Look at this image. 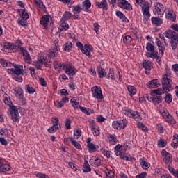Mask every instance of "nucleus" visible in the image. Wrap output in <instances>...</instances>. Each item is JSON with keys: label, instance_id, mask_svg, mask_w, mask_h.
Here are the masks:
<instances>
[{"label": "nucleus", "instance_id": "48", "mask_svg": "<svg viewBox=\"0 0 178 178\" xmlns=\"http://www.w3.org/2000/svg\"><path fill=\"white\" fill-rule=\"evenodd\" d=\"M69 140L72 143V145L75 147V148H76L77 149H81V145H80L79 142L74 140V139H73V137L69 138Z\"/></svg>", "mask_w": 178, "mask_h": 178}, {"label": "nucleus", "instance_id": "7", "mask_svg": "<svg viewBox=\"0 0 178 178\" xmlns=\"http://www.w3.org/2000/svg\"><path fill=\"white\" fill-rule=\"evenodd\" d=\"M127 124H129V120L127 119H122L113 121L112 122V127L115 130H123V129L127 127Z\"/></svg>", "mask_w": 178, "mask_h": 178}, {"label": "nucleus", "instance_id": "24", "mask_svg": "<svg viewBox=\"0 0 178 178\" xmlns=\"http://www.w3.org/2000/svg\"><path fill=\"white\" fill-rule=\"evenodd\" d=\"M96 6L99 8V9H103V10H108V1L106 0H102V1H97Z\"/></svg>", "mask_w": 178, "mask_h": 178}, {"label": "nucleus", "instance_id": "20", "mask_svg": "<svg viewBox=\"0 0 178 178\" xmlns=\"http://www.w3.org/2000/svg\"><path fill=\"white\" fill-rule=\"evenodd\" d=\"M107 143L110 145H115V144H118V138L116 137V135L111 134H107Z\"/></svg>", "mask_w": 178, "mask_h": 178}, {"label": "nucleus", "instance_id": "47", "mask_svg": "<svg viewBox=\"0 0 178 178\" xmlns=\"http://www.w3.org/2000/svg\"><path fill=\"white\" fill-rule=\"evenodd\" d=\"M124 161H131V162L136 161V158L131 156H127L126 154H121V156H119Z\"/></svg>", "mask_w": 178, "mask_h": 178}, {"label": "nucleus", "instance_id": "45", "mask_svg": "<svg viewBox=\"0 0 178 178\" xmlns=\"http://www.w3.org/2000/svg\"><path fill=\"white\" fill-rule=\"evenodd\" d=\"M58 29L60 31H66L69 30V24L66 23V22H61V24L60 25Z\"/></svg>", "mask_w": 178, "mask_h": 178}, {"label": "nucleus", "instance_id": "21", "mask_svg": "<svg viewBox=\"0 0 178 178\" xmlns=\"http://www.w3.org/2000/svg\"><path fill=\"white\" fill-rule=\"evenodd\" d=\"M13 92L18 99H23V89L20 87L13 88Z\"/></svg>", "mask_w": 178, "mask_h": 178}, {"label": "nucleus", "instance_id": "18", "mask_svg": "<svg viewBox=\"0 0 178 178\" xmlns=\"http://www.w3.org/2000/svg\"><path fill=\"white\" fill-rule=\"evenodd\" d=\"M90 163L92 166L98 168V166H101V165H102V160H101L99 157L93 156L90 159Z\"/></svg>", "mask_w": 178, "mask_h": 178}, {"label": "nucleus", "instance_id": "64", "mask_svg": "<svg viewBox=\"0 0 178 178\" xmlns=\"http://www.w3.org/2000/svg\"><path fill=\"white\" fill-rule=\"evenodd\" d=\"M172 95H170V93H167L165 96V102L167 104H170V102H172Z\"/></svg>", "mask_w": 178, "mask_h": 178}, {"label": "nucleus", "instance_id": "49", "mask_svg": "<svg viewBox=\"0 0 178 178\" xmlns=\"http://www.w3.org/2000/svg\"><path fill=\"white\" fill-rule=\"evenodd\" d=\"M70 103L74 109H79L81 106L79 105V102L74 97L70 99Z\"/></svg>", "mask_w": 178, "mask_h": 178}, {"label": "nucleus", "instance_id": "15", "mask_svg": "<svg viewBox=\"0 0 178 178\" xmlns=\"http://www.w3.org/2000/svg\"><path fill=\"white\" fill-rule=\"evenodd\" d=\"M47 60V56L45 55L39 56L38 60L33 63V66L36 67V69L40 70L42 67V65L45 63Z\"/></svg>", "mask_w": 178, "mask_h": 178}, {"label": "nucleus", "instance_id": "8", "mask_svg": "<svg viewBox=\"0 0 178 178\" xmlns=\"http://www.w3.org/2000/svg\"><path fill=\"white\" fill-rule=\"evenodd\" d=\"M63 70L67 76H74L77 73V69L73 66L71 63H63Z\"/></svg>", "mask_w": 178, "mask_h": 178}, {"label": "nucleus", "instance_id": "14", "mask_svg": "<svg viewBox=\"0 0 178 178\" xmlns=\"http://www.w3.org/2000/svg\"><path fill=\"white\" fill-rule=\"evenodd\" d=\"M161 155L163 156V162L166 165H169V163H172L173 161V156L170 153L168 152L165 149H163L161 151Z\"/></svg>", "mask_w": 178, "mask_h": 178}, {"label": "nucleus", "instance_id": "35", "mask_svg": "<svg viewBox=\"0 0 178 178\" xmlns=\"http://www.w3.org/2000/svg\"><path fill=\"white\" fill-rule=\"evenodd\" d=\"M72 18V13L68 11H65L63 15L60 22H67V20H70Z\"/></svg>", "mask_w": 178, "mask_h": 178}, {"label": "nucleus", "instance_id": "1", "mask_svg": "<svg viewBox=\"0 0 178 178\" xmlns=\"http://www.w3.org/2000/svg\"><path fill=\"white\" fill-rule=\"evenodd\" d=\"M0 63L3 67H13L7 69L8 73L12 74V78L18 83L23 81L22 74H23L24 70H23V65H15L12 63H8L4 58L0 59Z\"/></svg>", "mask_w": 178, "mask_h": 178}, {"label": "nucleus", "instance_id": "62", "mask_svg": "<svg viewBox=\"0 0 178 178\" xmlns=\"http://www.w3.org/2000/svg\"><path fill=\"white\" fill-rule=\"evenodd\" d=\"M60 2H63V3H67V6L68 8H72V6L73 3H74V1L73 0H58Z\"/></svg>", "mask_w": 178, "mask_h": 178}, {"label": "nucleus", "instance_id": "6", "mask_svg": "<svg viewBox=\"0 0 178 178\" xmlns=\"http://www.w3.org/2000/svg\"><path fill=\"white\" fill-rule=\"evenodd\" d=\"M90 91L92 98L97 99V102L99 103L104 101V94L102 93L101 86H94L91 88Z\"/></svg>", "mask_w": 178, "mask_h": 178}, {"label": "nucleus", "instance_id": "55", "mask_svg": "<svg viewBox=\"0 0 178 178\" xmlns=\"http://www.w3.org/2000/svg\"><path fill=\"white\" fill-rule=\"evenodd\" d=\"M79 109L81 111V112H83V113H85L86 115H91V113H92V111L91 109L83 107L81 106H79Z\"/></svg>", "mask_w": 178, "mask_h": 178}, {"label": "nucleus", "instance_id": "16", "mask_svg": "<svg viewBox=\"0 0 178 178\" xmlns=\"http://www.w3.org/2000/svg\"><path fill=\"white\" fill-rule=\"evenodd\" d=\"M142 10L143 15L145 19V20H149V17H151V13H149V7L147 5V3H144L143 6H139Z\"/></svg>", "mask_w": 178, "mask_h": 178}, {"label": "nucleus", "instance_id": "37", "mask_svg": "<svg viewBox=\"0 0 178 178\" xmlns=\"http://www.w3.org/2000/svg\"><path fill=\"white\" fill-rule=\"evenodd\" d=\"M18 12L23 20H29V13H26V9H19Z\"/></svg>", "mask_w": 178, "mask_h": 178}, {"label": "nucleus", "instance_id": "4", "mask_svg": "<svg viewBox=\"0 0 178 178\" xmlns=\"http://www.w3.org/2000/svg\"><path fill=\"white\" fill-rule=\"evenodd\" d=\"M122 113L123 115H125V116H128V118H132V119L135 120L136 122H138L137 123L138 129H140V130H143L145 133H148V128H147L143 122H140L143 120V117H141L140 113L124 107L122 109Z\"/></svg>", "mask_w": 178, "mask_h": 178}, {"label": "nucleus", "instance_id": "5", "mask_svg": "<svg viewBox=\"0 0 178 178\" xmlns=\"http://www.w3.org/2000/svg\"><path fill=\"white\" fill-rule=\"evenodd\" d=\"M146 50L147 52L145 53L147 58H151L152 59H156L159 65H162V60L161 57L158 56V51L155 50V46L152 43L146 44Z\"/></svg>", "mask_w": 178, "mask_h": 178}, {"label": "nucleus", "instance_id": "19", "mask_svg": "<svg viewBox=\"0 0 178 178\" xmlns=\"http://www.w3.org/2000/svg\"><path fill=\"white\" fill-rule=\"evenodd\" d=\"M147 99L149 101V102H152L154 105H158L162 102L163 99L162 96L153 95L150 99L147 97Z\"/></svg>", "mask_w": 178, "mask_h": 178}, {"label": "nucleus", "instance_id": "61", "mask_svg": "<svg viewBox=\"0 0 178 178\" xmlns=\"http://www.w3.org/2000/svg\"><path fill=\"white\" fill-rule=\"evenodd\" d=\"M34 2L38 8H40V9H44L45 8V6L44 5V3H42V0H34Z\"/></svg>", "mask_w": 178, "mask_h": 178}, {"label": "nucleus", "instance_id": "58", "mask_svg": "<svg viewBox=\"0 0 178 178\" xmlns=\"http://www.w3.org/2000/svg\"><path fill=\"white\" fill-rule=\"evenodd\" d=\"M57 130H59V127H56L54 125H52L51 127H50L48 129L47 131L48 133H49L50 134H54V133H55Z\"/></svg>", "mask_w": 178, "mask_h": 178}, {"label": "nucleus", "instance_id": "30", "mask_svg": "<svg viewBox=\"0 0 178 178\" xmlns=\"http://www.w3.org/2000/svg\"><path fill=\"white\" fill-rule=\"evenodd\" d=\"M147 86L149 88H157V87H159V81L158 79H153L149 81Z\"/></svg>", "mask_w": 178, "mask_h": 178}, {"label": "nucleus", "instance_id": "27", "mask_svg": "<svg viewBox=\"0 0 178 178\" xmlns=\"http://www.w3.org/2000/svg\"><path fill=\"white\" fill-rule=\"evenodd\" d=\"M41 26H42L43 29H45L48 26V23H49V16L45 15L42 17L40 22Z\"/></svg>", "mask_w": 178, "mask_h": 178}, {"label": "nucleus", "instance_id": "52", "mask_svg": "<svg viewBox=\"0 0 178 178\" xmlns=\"http://www.w3.org/2000/svg\"><path fill=\"white\" fill-rule=\"evenodd\" d=\"M3 47L5 49H10V51H13V49H15V43L5 42Z\"/></svg>", "mask_w": 178, "mask_h": 178}, {"label": "nucleus", "instance_id": "29", "mask_svg": "<svg viewBox=\"0 0 178 178\" xmlns=\"http://www.w3.org/2000/svg\"><path fill=\"white\" fill-rule=\"evenodd\" d=\"M139 163H140V166H142L143 169H145L146 170L149 169V167L151 166V164H149V163H148V162H147V161H145V158L140 159Z\"/></svg>", "mask_w": 178, "mask_h": 178}, {"label": "nucleus", "instance_id": "39", "mask_svg": "<svg viewBox=\"0 0 178 178\" xmlns=\"http://www.w3.org/2000/svg\"><path fill=\"white\" fill-rule=\"evenodd\" d=\"M83 173H88L91 172V166L88 163V161H85L83 166Z\"/></svg>", "mask_w": 178, "mask_h": 178}, {"label": "nucleus", "instance_id": "38", "mask_svg": "<svg viewBox=\"0 0 178 178\" xmlns=\"http://www.w3.org/2000/svg\"><path fill=\"white\" fill-rule=\"evenodd\" d=\"M10 170V165L9 164H2L0 165V173H5V172H8Z\"/></svg>", "mask_w": 178, "mask_h": 178}, {"label": "nucleus", "instance_id": "63", "mask_svg": "<svg viewBox=\"0 0 178 178\" xmlns=\"http://www.w3.org/2000/svg\"><path fill=\"white\" fill-rule=\"evenodd\" d=\"M72 12L74 15H77V13H80L81 12V7H80L79 5H76L73 7Z\"/></svg>", "mask_w": 178, "mask_h": 178}, {"label": "nucleus", "instance_id": "53", "mask_svg": "<svg viewBox=\"0 0 178 178\" xmlns=\"http://www.w3.org/2000/svg\"><path fill=\"white\" fill-rule=\"evenodd\" d=\"M122 38H123L124 44H131V42L132 41L131 36H130L129 35H123Z\"/></svg>", "mask_w": 178, "mask_h": 178}, {"label": "nucleus", "instance_id": "28", "mask_svg": "<svg viewBox=\"0 0 178 178\" xmlns=\"http://www.w3.org/2000/svg\"><path fill=\"white\" fill-rule=\"evenodd\" d=\"M87 148L90 154H94V152H97V149L99 148V146L94 143H90L89 145H87Z\"/></svg>", "mask_w": 178, "mask_h": 178}, {"label": "nucleus", "instance_id": "60", "mask_svg": "<svg viewBox=\"0 0 178 178\" xmlns=\"http://www.w3.org/2000/svg\"><path fill=\"white\" fill-rule=\"evenodd\" d=\"M157 145L159 148H164V147H166V141L164 139H159L157 142Z\"/></svg>", "mask_w": 178, "mask_h": 178}, {"label": "nucleus", "instance_id": "50", "mask_svg": "<svg viewBox=\"0 0 178 178\" xmlns=\"http://www.w3.org/2000/svg\"><path fill=\"white\" fill-rule=\"evenodd\" d=\"M168 169L170 172V173H171V175H172V176H175V178L178 177V170L174 169L173 167L168 165Z\"/></svg>", "mask_w": 178, "mask_h": 178}, {"label": "nucleus", "instance_id": "17", "mask_svg": "<svg viewBox=\"0 0 178 178\" xmlns=\"http://www.w3.org/2000/svg\"><path fill=\"white\" fill-rule=\"evenodd\" d=\"M19 51L22 54V56L24 57V60L26 63H29L30 65L31 63V56H30V54L27 49H26V48H21V50Z\"/></svg>", "mask_w": 178, "mask_h": 178}, {"label": "nucleus", "instance_id": "32", "mask_svg": "<svg viewBox=\"0 0 178 178\" xmlns=\"http://www.w3.org/2000/svg\"><path fill=\"white\" fill-rule=\"evenodd\" d=\"M123 150V147L122 145L118 144L114 147V152L117 156H122V151Z\"/></svg>", "mask_w": 178, "mask_h": 178}, {"label": "nucleus", "instance_id": "25", "mask_svg": "<svg viewBox=\"0 0 178 178\" xmlns=\"http://www.w3.org/2000/svg\"><path fill=\"white\" fill-rule=\"evenodd\" d=\"M155 42L158 47L160 54H161V55H163L165 54V45L162 43L159 38H156Z\"/></svg>", "mask_w": 178, "mask_h": 178}, {"label": "nucleus", "instance_id": "22", "mask_svg": "<svg viewBox=\"0 0 178 178\" xmlns=\"http://www.w3.org/2000/svg\"><path fill=\"white\" fill-rule=\"evenodd\" d=\"M84 55H86V56H89V58H91V51H92V46L91 44H85L83 46V49L81 50Z\"/></svg>", "mask_w": 178, "mask_h": 178}, {"label": "nucleus", "instance_id": "12", "mask_svg": "<svg viewBox=\"0 0 178 178\" xmlns=\"http://www.w3.org/2000/svg\"><path fill=\"white\" fill-rule=\"evenodd\" d=\"M89 126L90 127V130L92 131V134L95 137H98L100 134V129L98 125L95 123V121L90 120H89Z\"/></svg>", "mask_w": 178, "mask_h": 178}, {"label": "nucleus", "instance_id": "44", "mask_svg": "<svg viewBox=\"0 0 178 178\" xmlns=\"http://www.w3.org/2000/svg\"><path fill=\"white\" fill-rule=\"evenodd\" d=\"M72 44L71 42H66L63 46V51H65V52H70V51H72Z\"/></svg>", "mask_w": 178, "mask_h": 178}, {"label": "nucleus", "instance_id": "40", "mask_svg": "<svg viewBox=\"0 0 178 178\" xmlns=\"http://www.w3.org/2000/svg\"><path fill=\"white\" fill-rule=\"evenodd\" d=\"M143 67L145 70H151L152 69V62L148 60H143Z\"/></svg>", "mask_w": 178, "mask_h": 178}, {"label": "nucleus", "instance_id": "42", "mask_svg": "<svg viewBox=\"0 0 178 178\" xmlns=\"http://www.w3.org/2000/svg\"><path fill=\"white\" fill-rule=\"evenodd\" d=\"M100 152H102L104 156H106V158H112V152L106 150L104 147L100 149Z\"/></svg>", "mask_w": 178, "mask_h": 178}, {"label": "nucleus", "instance_id": "10", "mask_svg": "<svg viewBox=\"0 0 178 178\" xmlns=\"http://www.w3.org/2000/svg\"><path fill=\"white\" fill-rule=\"evenodd\" d=\"M117 5L118 8L124 10H128L129 12L133 10V6H131V4L127 0H117Z\"/></svg>", "mask_w": 178, "mask_h": 178}, {"label": "nucleus", "instance_id": "23", "mask_svg": "<svg viewBox=\"0 0 178 178\" xmlns=\"http://www.w3.org/2000/svg\"><path fill=\"white\" fill-rule=\"evenodd\" d=\"M164 35L166 38H169V40H175V41H176V38H177V33L172 30H168L165 31Z\"/></svg>", "mask_w": 178, "mask_h": 178}, {"label": "nucleus", "instance_id": "34", "mask_svg": "<svg viewBox=\"0 0 178 178\" xmlns=\"http://www.w3.org/2000/svg\"><path fill=\"white\" fill-rule=\"evenodd\" d=\"M82 3L85 8L83 10L91 13V10H90V8H91V1L90 0H85Z\"/></svg>", "mask_w": 178, "mask_h": 178}, {"label": "nucleus", "instance_id": "3", "mask_svg": "<svg viewBox=\"0 0 178 178\" xmlns=\"http://www.w3.org/2000/svg\"><path fill=\"white\" fill-rule=\"evenodd\" d=\"M3 100L5 105L9 106V116L10 117L13 122H17L20 120V114L19 113V107L12 105L10 101V97L8 94H4L3 95Z\"/></svg>", "mask_w": 178, "mask_h": 178}, {"label": "nucleus", "instance_id": "13", "mask_svg": "<svg viewBox=\"0 0 178 178\" xmlns=\"http://www.w3.org/2000/svg\"><path fill=\"white\" fill-rule=\"evenodd\" d=\"M54 48L48 52V56L50 58H56V56H58V54H59V43H58V40L54 41Z\"/></svg>", "mask_w": 178, "mask_h": 178}, {"label": "nucleus", "instance_id": "56", "mask_svg": "<svg viewBox=\"0 0 178 178\" xmlns=\"http://www.w3.org/2000/svg\"><path fill=\"white\" fill-rule=\"evenodd\" d=\"M25 91H26L28 94H34V92H35V89L30 86V85H25Z\"/></svg>", "mask_w": 178, "mask_h": 178}, {"label": "nucleus", "instance_id": "43", "mask_svg": "<svg viewBox=\"0 0 178 178\" xmlns=\"http://www.w3.org/2000/svg\"><path fill=\"white\" fill-rule=\"evenodd\" d=\"M164 119L165 122L170 123V124H176V120H175L173 116L170 114H168V116Z\"/></svg>", "mask_w": 178, "mask_h": 178}, {"label": "nucleus", "instance_id": "51", "mask_svg": "<svg viewBox=\"0 0 178 178\" xmlns=\"http://www.w3.org/2000/svg\"><path fill=\"white\" fill-rule=\"evenodd\" d=\"M22 48H24L22 47V40L17 39L15 41V43H14V49H19V51H22Z\"/></svg>", "mask_w": 178, "mask_h": 178}, {"label": "nucleus", "instance_id": "59", "mask_svg": "<svg viewBox=\"0 0 178 178\" xmlns=\"http://www.w3.org/2000/svg\"><path fill=\"white\" fill-rule=\"evenodd\" d=\"M81 136V130L80 129H75L74 131V138L76 140H79L80 137Z\"/></svg>", "mask_w": 178, "mask_h": 178}, {"label": "nucleus", "instance_id": "11", "mask_svg": "<svg viewBox=\"0 0 178 178\" xmlns=\"http://www.w3.org/2000/svg\"><path fill=\"white\" fill-rule=\"evenodd\" d=\"M163 13H165V18L168 20H170L171 22H175L176 20V13H175V11L171 8L165 7Z\"/></svg>", "mask_w": 178, "mask_h": 178}, {"label": "nucleus", "instance_id": "57", "mask_svg": "<svg viewBox=\"0 0 178 178\" xmlns=\"http://www.w3.org/2000/svg\"><path fill=\"white\" fill-rule=\"evenodd\" d=\"M104 173L107 177H109V178L115 177V172H113V171L109 169H106L104 171Z\"/></svg>", "mask_w": 178, "mask_h": 178}, {"label": "nucleus", "instance_id": "31", "mask_svg": "<svg viewBox=\"0 0 178 178\" xmlns=\"http://www.w3.org/2000/svg\"><path fill=\"white\" fill-rule=\"evenodd\" d=\"M115 15L117 17H119V19L124 22V23H129V19H127V17H126V15H124V14H123V13H122L121 11L116 10Z\"/></svg>", "mask_w": 178, "mask_h": 178}, {"label": "nucleus", "instance_id": "33", "mask_svg": "<svg viewBox=\"0 0 178 178\" xmlns=\"http://www.w3.org/2000/svg\"><path fill=\"white\" fill-rule=\"evenodd\" d=\"M53 66L56 70V72H60L62 69H63V63H59L58 60H54L53 63Z\"/></svg>", "mask_w": 178, "mask_h": 178}, {"label": "nucleus", "instance_id": "2", "mask_svg": "<svg viewBox=\"0 0 178 178\" xmlns=\"http://www.w3.org/2000/svg\"><path fill=\"white\" fill-rule=\"evenodd\" d=\"M172 71L170 69H166L165 74L163 75L162 77V86L163 89L161 88H159L157 89L153 90V94H156V95H162V94H165V92H169V91H172L173 88H172Z\"/></svg>", "mask_w": 178, "mask_h": 178}, {"label": "nucleus", "instance_id": "46", "mask_svg": "<svg viewBox=\"0 0 178 178\" xmlns=\"http://www.w3.org/2000/svg\"><path fill=\"white\" fill-rule=\"evenodd\" d=\"M19 26H22V27H24V29H27L29 26V24L27 23V20H24L22 18H19L17 20Z\"/></svg>", "mask_w": 178, "mask_h": 178}, {"label": "nucleus", "instance_id": "41", "mask_svg": "<svg viewBox=\"0 0 178 178\" xmlns=\"http://www.w3.org/2000/svg\"><path fill=\"white\" fill-rule=\"evenodd\" d=\"M97 73L99 79H104V77H106V71H105V69L102 67H97Z\"/></svg>", "mask_w": 178, "mask_h": 178}, {"label": "nucleus", "instance_id": "54", "mask_svg": "<svg viewBox=\"0 0 178 178\" xmlns=\"http://www.w3.org/2000/svg\"><path fill=\"white\" fill-rule=\"evenodd\" d=\"M51 123L53 124L52 126H56V127H60V124H59V118H58V117H52Z\"/></svg>", "mask_w": 178, "mask_h": 178}, {"label": "nucleus", "instance_id": "9", "mask_svg": "<svg viewBox=\"0 0 178 178\" xmlns=\"http://www.w3.org/2000/svg\"><path fill=\"white\" fill-rule=\"evenodd\" d=\"M163 4L156 2L154 3L153 13L155 16L162 17L163 16Z\"/></svg>", "mask_w": 178, "mask_h": 178}, {"label": "nucleus", "instance_id": "26", "mask_svg": "<svg viewBox=\"0 0 178 178\" xmlns=\"http://www.w3.org/2000/svg\"><path fill=\"white\" fill-rule=\"evenodd\" d=\"M152 24L156 26V27H159L161 24L163 23V20L158 17H152L151 18Z\"/></svg>", "mask_w": 178, "mask_h": 178}, {"label": "nucleus", "instance_id": "36", "mask_svg": "<svg viewBox=\"0 0 178 178\" xmlns=\"http://www.w3.org/2000/svg\"><path fill=\"white\" fill-rule=\"evenodd\" d=\"M127 90L129 92L130 97H133V95H136L137 92V89H136V87L131 85L127 86Z\"/></svg>", "mask_w": 178, "mask_h": 178}]
</instances>
